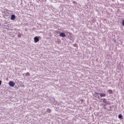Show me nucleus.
I'll return each mask as SVG.
<instances>
[{
  "mask_svg": "<svg viewBox=\"0 0 124 124\" xmlns=\"http://www.w3.org/2000/svg\"><path fill=\"white\" fill-rule=\"evenodd\" d=\"M60 36L61 37H65V34L64 33H60Z\"/></svg>",
  "mask_w": 124,
  "mask_h": 124,
  "instance_id": "3",
  "label": "nucleus"
},
{
  "mask_svg": "<svg viewBox=\"0 0 124 124\" xmlns=\"http://www.w3.org/2000/svg\"><path fill=\"white\" fill-rule=\"evenodd\" d=\"M16 18V17L15 16V15H11V20H15Z\"/></svg>",
  "mask_w": 124,
  "mask_h": 124,
  "instance_id": "5",
  "label": "nucleus"
},
{
  "mask_svg": "<svg viewBox=\"0 0 124 124\" xmlns=\"http://www.w3.org/2000/svg\"><path fill=\"white\" fill-rule=\"evenodd\" d=\"M47 112L48 113H51V109H50L49 108H47Z\"/></svg>",
  "mask_w": 124,
  "mask_h": 124,
  "instance_id": "8",
  "label": "nucleus"
},
{
  "mask_svg": "<svg viewBox=\"0 0 124 124\" xmlns=\"http://www.w3.org/2000/svg\"><path fill=\"white\" fill-rule=\"evenodd\" d=\"M108 93H109V94H111L113 93V91H112V90H108Z\"/></svg>",
  "mask_w": 124,
  "mask_h": 124,
  "instance_id": "6",
  "label": "nucleus"
},
{
  "mask_svg": "<svg viewBox=\"0 0 124 124\" xmlns=\"http://www.w3.org/2000/svg\"><path fill=\"white\" fill-rule=\"evenodd\" d=\"M122 25L124 26V19L122 21Z\"/></svg>",
  "mask_w": 124,
  "mask_h": 124,
  "instance_id": "10",
  "label": "nucleus"
},
{
  "mask_svg": "<svg viewBox=\"0 0 124 124\" xmlns=\"http://www.w3.org/2000/svg\"><path fill=\"white\" fill-rule=\"evenodd\" d=\"M0 85H1V80H0Z\"/></svg>",
  "mask_w": 124,
  "mask_h": 124,
  "instance_id": "12",
  "label": "nucleus"
},
{
  "mask_svg": "<svg viewBox=\"0 0 124 124\" xmlns=\"http://www.w3.org/2000/svg\"><path fill=\"white\" fill-rule=\"evenodd\" d=\"M98 98H99V96H98Z\"/></svg>",
  "mask_w": 124,
  "mask_h": 124,
  "instance_id": "13",
  "label": "nucleus"
},
{
  "mask_svg": "<svg viewBox=\"0 0 124 124\" xmlns=\"http://www.w3.org/2000/svg\"><path fill=\"white\" fill-rule=\"evenodd\" d=\"M118 118H119V119H123V115L122 114H120L118 115Z\"/></svg>",
  "mask_w": 124,
  "mask_h": 124,
  "instance_id": "7",
  "label": "nucleus"
},
{
  "mask_svg": "<svg viewBox=\"0 0 124 124\" xmlns=\"http://www.w3.org/2000/svg\"><path fill=\"white\" fill-rule=\"evenodd\" d=\"M9 85L10 87H14V86H15V83H14L12 81H10L9 82Z\"/></svg>",
  "mask_w": 124,
  "mask_h": 124,
  "instance_id": "1",
  "label": "nucleus"
},
{
  "mask_svg": "<svg viewBox=\"0 0 124 124\" xmlns=\"http://www.w3.org/2000/svg\"><path fill=\"white\" fill-rule=\"evenodd\" d=\"M103 102H104V103H107V101H106V100H105V99H104Z\"/></svg>",
  "mask_w": 124,
  "mask_h": 124,
  "instance_id": "9",
  "label": "nucleus"
},
{
  "mask_svg": "<svg viewBox=\"0 0 124 124\" xmlns=\"http://www.w3.org/2000/svg\"><path fill=\"white\" fill-rule=\"evenodd\" d=\"M34 41L35 42V43H37V42H38V41H39V38H38V37L36 36L34 38Z\"/></svg>",
  "mask_w": 124,
  "mask_h": 124,
  "instance_id": "2",
  "label": "nucleus"
},
{
  "mask_svg": "<svg viewBox=\"0 0 124 124\" xmlns=\"http://www.w3.org/2000/svg\"><path fill=\"white\" fill-rule=\"evenodd\" d=\"M26 75H30V73H27Z\"/></svg>",
  "mask_w": 124,
  "mask_h": 124,
  "instance_id": "11",
  "label": "nucleus"
},
{
  "mask_svg": "<svg viewBox=\"0 0 124 124\" xmlns=\"http://www.w3.org/2000/svg\"><path fill=\"white\" fill-rule=\"evenodd\" d=\"M101 97H105V96H106V94L104 93H99Z\"/></svg>",
  "mask_w": 124,
  "mask_h": 124,
  "instance_id": "4",
  "label": "nucleus"
}]
</instances>
